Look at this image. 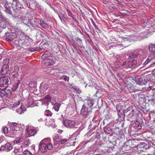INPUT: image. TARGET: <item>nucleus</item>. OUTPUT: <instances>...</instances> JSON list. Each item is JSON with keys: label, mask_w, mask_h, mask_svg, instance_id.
<instances>
[{"label": "nucleus", "mask_w": 155, "mask_h": 155, "mask_svg": "<svg viewBox=\"0 0 155 155\" xmlns=\"http://www.w3.org/2000/svg\"><path fill=\"white\" fill-rule=\"evenodd\" d=\"M39 24L41 27L44 28H46L48 27V25L47 23L45 22L43 20H40Z\"/></svg>", "instance_id": "aec40b11"}, {"label": "nucleus", "mask_w": 155, "mask_h": 155, "mask_svg": "<svg viewBox=\"0 0 155 155\" xmlns=\"http://www.w3.org/2000/svg\"><path fill=\"white\" fill-rule=\"evenodd\" d=\"M104 132L107 134H110L112 131V129L110 127H104Z\"/></svg>", "instance_id": "473e14b6"}, {"label": "nucleus", "mask_w": 155, "mask_h": 155, "mask_svg": "<svg viewBox=\"0 0 155 155\" xmlns=\"http://www.w3.org/2000/svg\"><path fill=\"white\" fill-rule=\"evenodd\" d=\"M137 63L136 61L134 59L132 61H127V64L128 68H131L133 66L136 65Z\"/></svg>", "instance_id": "ddd939ff"}, {"label": "nucleus", "mask_w": 155, "mask_h": 155, "mask_svg": "<svg viewBox=\"0 0 155 155\" xmlns=\"http://www.w3.org/2000/svg\"><path fill=\"white\" fill-rule=\"evenodd\" d=\"M20 103V102L19 101H18L17 102L15 103L14 104V106H17L19 105Z\"/></svg>", "instance_id": "4d7b16f0"}, {"label": "nucleus", "mask_w": 155, "mask_h": 155, "mask_svg": "<svg viewBox=\"0 0 155 155\" xmlns=\"http://www.w3.org/2000/svg\"><path fill=\"white\" fill-rule=\"evenodd\" d=\"M9 80L6 76L0 78V89L2 87H8Z\"/></svg>", "instance_id": "7ed1b4c3"}, {"label": "nucleus", "mask_w": 155, "mask_h": 155, "mask_svg": "<svg viewBox=\"0 0 155 155\" xmlns=\"http://www.w3.org/2000/svg\"><path fill=\"white\" fill-rule=\"evenodd\" d=\"M47 150L48 149L49 150H51L52 148V145L49 143H48L46 144Z\"/></svg>", "instance_id": "37998d69"}, {"label": "nucleus", "mask_w": 155, "mask_h": 155, "mask_svg": "<svg viewBox=\"0 0 155 155\" xmlns=\"http://www.w3.org/2000/svg\"><path fill=\"white\" fill-rule=\"evenodd\" d=\"M68 140V139L66 138H64L63 139H62L61 140L60 142H61V144H63L65 142L67 141Z\"/></svg>", "instance_id": "09e8293b"}, {"label": "nucleus", "mask_w": 155, "mask_h": 155, "mask_svg": "<svg viewBox=\"0 0 155 155\" xmlns=\"http://www.w3.org/2000/svg\"><path fill=\"white\" fill-rule=\"evenodd\" d=\"M19 71V68L17 66H15L13 72L15 74H18Z\"/></svg>", "instance_id": "ea45409f"}, {"label": "nucleus", "mask_w": 155, "mask_h": 155, "mask_svg": "<svg viewBox=\"0 0 155 155\" xmlns=\"http://www.w3.org/2000/svg\"><path fill=\"white\" fill-rule=\"evenodd\" d=\"M7 21V19L3 16L2 13L0 12V21L6 22Z\"/></svg>", "instance_id": "7c9ffc66"}, {"label": "nucleus", "mask_w": 155, "mask_h": 155, "mask_svg": "<svg viewBox=\"0 0 155 155\" xmlns=\"http://www.w3.org/2000/svg\"><path fill=\"white\" fill-rule=\"evenodd\" d=\"M5 149L6 150V151H9L12 148V146L11 144L9 143H6L5 145Z\"/></svg>", "instance_id": "a878e982"}, {"label": "nucleus", "mask_w": 155, "mask_h": 155, "mask_svg": "<svg viewBox=\"0 0 155 155\" xmlns=\"http://www.w3.org/2000/svg\"><path fill=\"white\" fill-rule=\"evenodd\" d=\"M24 155H32V153L28 150H25L23 152Z\"/></svg>", "instance_id": "79ce46f5"}, {"label": "nucleus", "mask_w": 155, "mask_h": 155, "mask_svg": "<svg viewBox=\"0 0 155 155\" xmlns=\"http://www.w3.org/2000/svg\"><path fill=\"white\" fill-rule=\"evenodd\" d=\"M14 81V83L11 88L12 91H15L17 89L20 82V80L18 79H16Z\"/></svg>", "instance_id": "f8f14e48"}, {"label": "nucleus", "mask_w": 155, "mask_h": 155, "mask_svg": "<svg viewBox=\"0 0 155 155\" xmlns=\"http://www.w3.org/2000/svg\"><path fill=\"white\" fill-rule=\"evenodd\" d=\"M23 143L26 147H28L30 143V142L29 139L27 138H25L24 140Z\"/></svg>", "instance_id": "cd10ccee"}, {"label": "nucleus", "mask_w": 155, "mask_h": 155, "mask_svg": "<svg viewBox=\"0 0 155 155\" xmlns=\"http://www.w3.org/2000/svg\"><path fill=\"white\" fill-rule=\"evenodd\" d=\"M48 140L47 138L45 139L42 140L39 143V149L42 153L45 152L47 151L46 144L45 142Z\"/></svg>", "instance_id": "20e7f679"}, {"label": "nucleus", "mask_w": 155, "mask_h": 155, "mask_svg": "<svg viewBox=\"0 0 155 155\" xmlns=\"http://www.w3.org/2000/svg\"><path fill=\"white\" fill-rule=\"evenodd\" d=\"M70 88L74 90L78 93H80L81 92V89L77 86H72Z\"/></svg>", "instance_id": "f704fd0d"}, {"label": "nucleus", "mask_w": 155, "mask_h": 155, "mask_svg": "<svg viewBox=\"0 0 155 155\" xmlns=\"http://www.w3.org/2000/svg\"><path fill=\"white\" fill-rule=\"evenodd\" d=\"M64 126L68 128H72L75 127V121L71 120H65L64 122Z\"/></svg>", "instance_id": "423d86ee"}, {"label": "nucleus", "mask_w": 155, "mask_h": 155, "mask_svg": "<svg viewBox=\"0 0 155 155\" xmlns=\"http://www.w3.org/2000/svg\"><path fill=\"white\" fill-rule=\"evenodd\" d=\"M62 132H63V131L60 129H59L58 130V132L60 134Z\"/></svg>", "instance_id": "338daca9"}, {"label": "nucleus", "mask_w": 155, "mask_h": 155, "mask_svg": "<svg viewBox=\"0 0 155 155\" xmlns=\"http://www.w3.org/2000/svg\"><path fill=\"white\" fill-rule=\"evenodd\" d=\"M29 51L31 52H33L34 51H38L41 50V49L39 47H35L34 48H28Z\"/></svg>", "instance_id": "c756f323"}, {"label": "nucleus", "mask_w": 155, "mask_h": 155, "mask_svg": "<svg viewBox=\"0 0 155 155\" xmlns=\"http://www.w3.org/2000/svg\"><path fill=\"white\" fill-rule=\"evenodd\" d=\"M141 77L140 76H137L135 77L134 78V81H135L136 83L137 84L140 85V80Z\"/></svg>", "instance_id": "4c0bfd02"}, {"label": "nucleus", "mask_w": 155, "mask_h": 155, "mask_svg": "<svg viewBox=\"0 0 155 155\" xmlns=\"http://www.w3.org/2000/svg\"><path fill=\"white\" fill-rule=\"evenodd\" d=\"M121 66L123 67V68H128L127 65V61L124 62L121 64Z\"/></svg>", "instance_id": "49530a36"}, {"label": "nucleus", "mask_w": 155, "mask_h": 155, "mask_svg": "<svg viewBox=\"0 0 155 155\" xmlns=\"http://www.w3.org/2000/svg\"><path fill=\"white\" fill-rule=\"evenodd\" d=\"M139 55L138 51H135L131 53L130 56L132 58H137Z\"/></svg>", "instance_id": "dca6fc26"}, {"label": "nucleus", "mask_w": 155, "mask_h": 155, "mask_svg": "<svg viewBox=\"0 0 155 155\" xmlns=\"http://www.w3.org/2000/svg\"><path fill=\"white\" fill-rule=\"evenodd\" d=\"M4 8H3V10L6 13L13 16L15 15V14H14L13 12L12 8L9 6V5L7 3H5L4 5Z\"/></svg>", "instance_id": "39448f33"}, {"label": "nucleus", "mask_w": 155, "mask_h": 155, "mask_svg": "<svg viewBox=\"0 0 155 155\" xmlns=\"http://www.w3.org/2000/svg\"><path fill=\"white\" fill-rule=\"evenodd\" d=\"M10 63V59L8 58H6L3 61V65H6L9 67Z\"/></svg>", "instance_id": "72a5a7b5"}, {"label": "nucleus", "mask_w": 155, "mask_h": 155, "mask_svg": "<svg viewBox=\"0 0 155 155\" xmlns=\"http://www.w3.org/2000/svg\"><path fill=\"white\" fill-rule=\"evenodd\" d=\"M113 133L120 138H124V137L123 131L118 127H116L114 129Z\"/></svg>", "instance_id": "0eeeda50"}, {"label": "nucleus", "mask_w": 155, "mask_h": 155, "mask_svg": "<svg viewBox=\"0 0 155 155\" xmlns=\"http://www.w3.org/2000/svg\"><path fill=\"white\" fill-rule=\"evenodd\" d=\"M52 99V97L51 96H50L48 94L46 96H45L44 98L43 99L42 101L43 102L46 101L47 102H50L51 100Z\"/></svg>", "instance_id": "393cba45"}, {"label": "nucleus", "mask_w": 155, "mask_h": 155, "mask_svg": "<svg viewBox=\"0 0 155 155\" xmlns=\"http://www.w3.org/2000/svg\"><path fill=\"white\" fill-rule=\"evenodd\" d=\"M35 81H31L29 84V87L30 88H33L35 87Z\"/></svg>", "instance_id": "a19ab883"}, {"label": "nucleus", "mask_w": 155, "mask_h": 155, "mask_svg": "<svg viewBox=\"0 0 155 155\" xmlns=\"http://www.w3.org/2000/svg\"><path fill=\"white\" fill-rule=\"evenodd\" d=\"M140 81V85L146 84L148 81V80L144 77H141Z\"/></svg>", "instance_id": "2eb2a0df"}, {"label": "nucleus", "mask_w": 155, "mask_h": 155, "mask_svg": "<svg viewBox=\"0 0 155 155\" xmlns=\"http://www.w3.org/2000/svg\"><path fill=\"white\" fill-rule=\"evenodd\" d=\"M21 140H17L16 141V142L17 143H19L20 142V141H21Z\"/></svg>", "instance_id": "774afa93"}, {"label": "nucleus", "mask_w": 155, "mask_h": 155, "mask_svg": "<svg viewBox=\"0 0 155 155\" xmlns=\"http://www.w3.org/2000/svg\"><path fill=\"white\" fill-rule=\"evenodd\" d=\"M3 132L4 134H6L8 132V129L7 127H4L3 129Z\"/></svg>", "instance_id": "603ef678"}, {"label": "nucleus", "mask_w": 155, "mask_h": 155, "mask_svg": "<svg viewBox=\"0 0 155 155\" xmlns=\"http://www.w3.org/2000/svg\"><path fill=\"white\" fill-rule=\"evenodd\" d=\"M96 99H93L92 98H89V99L87 101V105H85V106H88V107H91L93 106L94 101Z\"/></svg>", "instance_id": "4468645a"}, {"label": "nucleus", "mask_w": 155, "mask_h": 155, "mask_svg": "<svg viewBox=\"0 0 155 155\" xmlns=\"http://www.w3.org/2000/svg\"><path fill=\"white\" fill-rule=\"evenodd\" d=\"M45 63L48 65H52L54 64V61L51 58L45 60Z\"/></svg>", "instance_id": "a211bd4d"}, {"label": "nucleus", "mask_w": 155, "mask_h": 155, "mask_svg": "<svg viewBox=\"0 0 155 155\" xmlns=\"http://www.w3.org/2000/svg\"><path fill=\"white\" fill-rule=\"evenodd\" d=\"M12 124L13 126H15L17 125V124L16 123L14 122L12 123Z\"/></svg>", "instance_id": "69168bd1"}, {"label": "nucleus", "mask_w": 155, "mask_h": 155, "mask_svg": "<svg viewBox=\"0 0 155 155\" xmlns=\"http://www.w3.org/2000/svg\"><path fill=\"white\" fill-rule=\"evenodd\" d=\"M61 104L56 102L54 104L53 108L56 111H58L59 110V109Z\"/></svg>", "instance_id": "b1692460"}, {"label": "nucleus", "mask_w": 155, "mask_h": 155, "mask_svg": "<svg viewBox=\"0 0 155 155\" xmlns=\"http://www.w3.org/2000/svg\"><path fill=\"white\" fill-rule=\"evenodd\" d=\"M138 95V94H133L132 95V97H133V98L134 99H135V98H137V96Z\"/></svg>", "instance_id": "680f3d73"}, {"label": "nucleus", "mask_w": 155, "mask_h": 155, "mask_svg": "<svg viewBox=\"0 0 155 155\" xmlns=\"http://www.w3.org/2000/svg\"><path fill=\"white\" fill-rule=\"evenodd\" d=\"M133 125L138 130H140L142 128L140 124L137 120L133 123Z\"/></svg>", "instance_id": "6ab92c4d"}, {"label": "nucleus", "mask_w": 155, "mask_h": 155, "mask_svg": "<svg viewBox=\"0 0 155 155\" xmlns=\"http://www.w3.org/2000/svg\"><path fill=\"white\" fill-rule=\"evenodd\" d=\"M58 15L59 17L62 22H64L65 23H67L66 18L64 17V15H63L62 14H59Z\"/></svg>", "instance_id": "5701e85b"}, {"label": "nucleus", "mask_w": 155, "mask_h": 155, "mask_svg": "<svg viewBox=\"0 0 155 155\" xmlns=\"http://www.w3.org/2000/svg\"><path fill=\"white\" fill-rule=\"evenodd\" d=\"M0 151L5 150V151H6V150L5 149V145H3V146H1L0 147Z\"/></svg>", "instance_id": "3c124183"}, {"label": "nucleus", "mask_w": 155, "mask_h": 155, "mask_svg": "<svg viewBox=\"0 0 155 155\" xmlns=\"http://www.w3.org/2000/svg\"><path fill=\"white\" fill-rule=\"evenodd\" d=\"M15 34L14 32H10L7 33L4 37L5 38L7 41H12L15 38Z\"/></svg>", "instance_id": "1a4fd4ad"}, {"label": "nucleus", "mask_w": 155, "mask_h": 155, "mask_svg": "<svg viewBox=\"0 0 155 155\" xmlns=\"http://www.w3.org/2000/svg\"><path fill=\"white\" fill-rule=\"evenodd\" d=\"M148 140L150 141L154 145H155V137H148Z\"/></svg>", "instance_id": "e433bc0d"}, {"label": "nucleus", "mask_w": 155, "mask_h": 155, "mask_svg": "<svg viewBox=\"0 0 155 155\" xmlns=\"http://www.w3.org/2000/svg\"><path fill=\"white\" fill-rule=\"evenodd\" d=\"M37 132L36 130L31 129L28 132L29 137H31L34 136L36 133Z\"/></svg>", "instance_id": "4be33fe9"}, {"label": "nucleus", "mask_w": 155, "mask_h": 155, "mask_svg": "<svg viewBox=\"0 0 155 155\" xmlns=\"http://www.w3.org/2000/svg\"><path fill=\"white\" fill-rule=\"evenodd\" d=\"M147 145L144 143H140V144H138V145L137 146L138 148L140 149V150L141 151H144L145 150L146 147Z\"/></svg>", "instance_id": "9b49d317"}, {"label": "nucleus", "mask_w": 155, "mask_h": 155, "mask_svg": "<svg viewBox=\"0 0 155 155\" xmlns=\"http://www.w3.org/2000/svg\"><path fill=\"white\" fill-rule=\"evenodd\" d=\"M149 50L150 52L155 54V44L150 45L149 47Z\"/></svg>", "instance_id": "412c9836"}, {"label": "nucleus", "mask_w": 155, "mask_h": 155, "mask_svg": "<svg viewBox=\"0 0 155 155\" xmlns=\"http://www.w3.org/2000/svg\"><path fill=\"white\" fill-rule=\"evenodd\" d=\"M71 17L74 20V21H75V23H77L78 22V21H77V20L76 18V17H75L74 16V15H73L72 17Z\"/></svg>", "instance_id": "13d9d810"}, {"label": "nucleus", "mask_w": 155, "mask_h": 155, "mask_svg": "<svg viewBox=\"0 0 155 155\" xmlns=\"http://www.w3.org/2000/svg\"><path fill=\"white\" fill-rule=\"evenodd\" d=\"M103 124L104 125L105 124H109V122L107 121L106 120L104 119L103 121Z\"/></svg>", "instance_id": "6e6d98bb"}, {"label": "nucleus", "mask_w": 155, "mask_h": 155, "mask_svg": "<svg viewBox=\"0 0 155 155\" xmlns=\"http://www.w3.org/2000/svg\"><path fill=\"white\" fill-rule=\"evenodd\" d=\"M9 71V67L6 65H3L2 67L0 73L2 75H5Z\"/></svg>", "instance_id": "9d476101"}, {"label": "nucleus", "mask_w": 155, "mask_h": 155, "mask_svg": "<svg viewBox=\"0 0 155 155\" xmlns=\"http://www.w3.org/2000/svg\"><path fill=\"white\" fill-rule=\"evenodd\" d=\"M133 113L132 112H130L129 114H128V116L130 117L133 116Z\"/></svg>", "instance_id": "0e129e2a"}, {"label": "nucleus", "mask_w": 155, "mask_h": 155, "mask_svg": "<svg viewBox=\"0 0 155 155\" xmlns=\"http://www.w3.org/2000/svg\"><path fill=\"white\" fill-rule=\"evenodd\" d=\"M24 107L23 105H21L20 106V108H18L17 109L16 111L18 114H21L24 113L23 109Z\"/></svg>", "instance_id": "c85d7f7f"}, {"label": "nucleus", "mask_w": 155, "mask_h": 155, "mask_svg": "<svg viewBox=\"0 0 155 155\" xmlns=\"http://www.w3.org/2000/svg\"><path fill=\"white\" fill-rule=\"evenodd\" d=\"M137 140H129L127 141L126 143L127 146H128L130 148H134L136 147L138 145L137 142Z\"/></svg>", "instance_id": "6e6552de"}, {"label": "nucleus", "mask_w": 155, "mask_h": 155, "mask_svg": "<svg viewBox=\"0 0 155 155\" xmlns=\"http://www.w3.org/2000/svg\"><path fill=\"white\" fill-rule=\"evenodd\" d=\"M92 23L95 28L99 32L101 33V31L99 28L97 27V25L94 23L93 22H92Z\"/></svg>", "instance_id": "de8ad7c7"}, {"label": "nucleus", "mask_w": 155, "mask_h": 155, "mask_svg": "<svg viewBox=\"0 0 155 155\" xmlns=\"http://www.w3.org/2000/svg\"><path fill=\"white\" fill-rule=\"evenodd\" d=\"M28 0H22L25 5H28V3L29 2Z\"/></svg>", "instance_id": "864d4df0"}, {"label": "nucleus", "mask_w": 155, "mask_h": 155, "mask_svg": "<svg viewBox=\"0 0 155 155\" xmlns=\"http://www.w3.org/2000/svg\"><path fill=\"white\" fill-rule=\"evenodd\" d=\"M30 6L35 7L37 4V2L35 0H30L29 2Z\"/></svg>", "instance_id": "2f4dec72"}, {"label": "nucleus", "mask_w": 155, "mask_h": 155, "mask_svg": "<svg viewBox=\"0 0 155 155\" xmlns=\"http://www.w3.org/2000/svg\"><path fill=\"white\" fill-rule=\"evenodd\" d=\"M68 15L69 16L72 17L74 15H73L71 11L69 10L68 11Z\"/></svg>", "instance_id": "5fc2aeb1"}, {"label": "nucleus", "mask_w": 155, "mask_h": 155, "mask_svg": "<svg viewBox=\"0 0 155 155\" xmlns=\"http://www.w3.org/2000/svg\"><path fill=\"white\" fill-rule=\"evenodd\" d=\"M154 59L155 58H152L151 57H148L146 61L143 63V66H145L147 64H148L150 62V61L152 60H154Z\"/></svg>", "instance_id": "bb28decb"}, {"label": "nucleus", "mask_w": 155, "mask_h": 155, "mask_svg": "<svg viewBox=\"0 0 155 155\" xmlns=\"http://www.w3.org/2000/svg\"><path fill=\"white\" fill-rule=\"evenodd\" d=\"M100 91H97L96 93L95 94L94 96V97L96 96L98 98H100L101 97V95L100 94Z\"/></svg>", "instance_id": "a18cd8bd"}, {"label": "nucleus", "mask_w": 155, "mask_h": 155, "mask_svg": "<svg viewBox=\"0 0 155 155\" xmlns=\"http://www.w3.org/2000/svg\"><path fill=\"white\" fill-rule=\"evenodd\" d=\"M149 150L151 151V153H148L147 155H155V149L153 147H150Z\"/></svg>", "instance_id": "58836bf2"}, {"label": "nucleus", "mask_w": 155, "mask_h": 155, "mask_svg": "<svg viewBox=\"0 0 155 155\" xmlns=\"http://www.w3.org/2000/svg\"><path fill=\"white\" fill-rule=\"evenodd\" d=\"M46 113H47L46 114V116H51L52 115V114L51 112L48 110H46L45 111Z\"/></svg>", "instance_id": "c03bdc74"}, {"label": "nucleus", "mask_w": 155, "mask_h": 155, "mask_svg": "<svg viewBox=\"0 0 155 155\" xmlns=\"http://www.w3.org/2000/svg\"><path fill=\"white\" fill-rule=\"evenodd\" d=\"M111 118L110 116L108 114H106L105 116L104 119L106 120V121H108V120L110 119Z\"/></svg>", "instance_id": "8fccbe9b"}, {"label": "nucleus", "mask_w": 155, "mask_h": 155, "mask_svg": "<svg viewBox=\"0 0 155 155\" xmlns=\"http://www.w3.org/2000/svg\"><path fill=\"white\" fill-rule=\"evenodd\" d=\"M12 94V92L10 89L8 87H5L0 92V95L4 99L8 98L10 97Z\"/></svg>", "instance_id": "f03ea898"}, {"label": "nucleus", "mask_w": 155, "mask_h": 155, "mask_svg": "<svg viewBox=\"0 0 155 155\" xmlns=\"http://www.w3.org/2000/svg\"><path fill=\"white\" fill-rule=\"evenodd\" d=\"M12 10L15 12L17 13L18 12V9L17 8V7L16 8H12Z\"/></svg>", "instance_id": "052dcab7"}, {"label": "nucleus", "mask_w": 155, "mask_h": 155, "mask_svg": "<svg viewBox=\"0 0 155 155\" xmlns=\"http://www.w3.org/2000/svg\"><path fill=\"white\" fill-rule=\"evenodd\" d=\"M19 151V149H15L14 150V152L15 153H17Z\"/></svg>", "instance_id": "bf43d9fd"}, {"label": "nucleus", "mask_w": 155, "mask_h": 155, "mask_svg": "<svg viewBox=\"0 0 155 155\" xmlns=\"http://www.w3.org/2000/svg\"><path fill=\"white\" fill-rule=\"evenodd\" d=\"M92 108L83 105L81 110V114L83 118H86L90 115L92 112Z\"/></svg>", "instance_id": "f257e3e1"}, {"label": "nucleus", "mask_w": 155, "mask_h": 155, "mask_svg": "<svg viewBox=\"0 0 155 155\" xmlns=\"http://www.w3.org/2000/svg\"><path fill=\"white\" fill-rule=\"evenodd\" d=\"M75 39L77 41H79L80 42L81 41V40L80 38H75Z\"/></svg>", "instance_id": "e2e57ef3"}, {"label": "nucleus", "mask_w": 155, "mask_h": 155, "mask_svg": "<svg viewBox=\"0 0 155 155\" xmlns=\"http://www.w3.org/2000/svg\"><path fill=\"white\" fill-rule=\"evenodd\" d=\"M51 55V54L50 51H48L43 54L41 57L42 59L46 60L47 59L48 57L50 56Z\"/></svg>", "instance_id": "f3484780"}, {"label": "nucleus", "mask_w": 155, "mask_h": 155, "mask_svg": "<svg viewBox=\"0 0 155 155\" xmlns=\"http://www.w3.org/2000/svg\"><path fill=\"white\" fill-rule=\"evenodd\" d=\"M60 79H63L65 81L68 82L69 80V78L65 75H63L60 78Z\"/></svg>", "instance_id": "c9c22d12"}]
</instances>
